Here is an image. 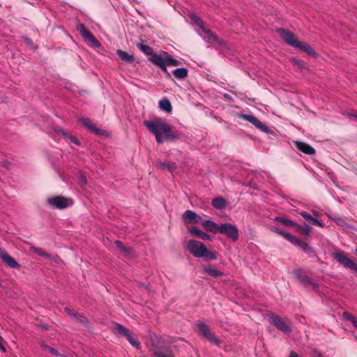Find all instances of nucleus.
<instances>
[{
  "label": "nucleus",
  "mask_w": 357,
  "mask_h": 357,
  "mask_svg": "<svg viewBox=\"0 0 357 357\" xmlns=\"http://www.w3.org/2000/svg\"><path fill=\"white\" fill-rule=\"evenodd\" d=\"M144 124L153 133L156 142L162 144L165 141H175L180 139V134L172 130V127L162 119L144 121Z\"/></svg>",
  "instance_id": "1"
},
{
  "label": "nucleus",
  "mask_w": 357,
  "mask_h": 357,
  "mask_svg": "<svg viewBox=\"0 0 357 357\" xmlns=\"http://www.w3.org/2000/svg\"><path fill=\"white\" fill-rule=\"evenodd\" d=\"M186 248L188 252L195 257H206L210 260H213L217 258L215 252L209 250L202 242L197 240H189L187 243Z\"/></svg>",
  "instance_id": "2"
},
{
  "label": "nucleus",
  "mask_w": 357,
  "mask_h": 357,
  "mask_svg": "<svg viewBox=\"0 0 357 357\" xmlns=\"http://www.w3.org/2000/svg\"><path fill=\"white\" fill-rule=\"evenodd\" d=\"M113 330L115 333L126 337L132 347L137 349L140 348L141 344L139 340L134 337L130 331L126 328L124 326L116 323L114 326Z\"/></svg>",
  "instance_id": "3"
},
{
  "label": "nucleus",
  "mask_w": 357,
  "mask_h": 357,
  "mask_svg": "<svg viewBox=\"0 0 357 357\" xmlns=\"http://www.w3.org/2000/svg\"><path fill=\"white\" fill-rule=\"evenodd\" d=\"M197 327L199 330L200 335L206 338L209 342L213 344L219 346L220 341L215 336V335L210 330L209 327L202 321L197 323Z\"/></svg>",
  "instance_id": "4"
},
{
  "label": "nucleus",
  "mask_w": 357,
  "mask_h": 357,
  "mask_svg": "<svg viewBox=\"0 0 357 357\" xmlns=\"http://www.w3.org/2000/svg\"><path fill=\"white\" fill-rule=\"evenodd\" d=\"M77 30L79 31L81 36L84 41L90 46L100 47V43L93 36V34L86 29L82 24H78L77 26Z\"/></svg>",
  "instance_id": "5"
},
{
  "label": "nucleus",
  "mask_w": 357,
  "mask_h": 357,
  "mask_svg": "<svg viewBox=\"0 0 357 357\" xmlns=\"http://www.w3.org/2000/svg\"><path fill=\"white\" fill-rule=\"evenodd\" d=\"M295 277L299 280L300 282L306 288L317 290L319 288V284L311 278L305 275L300 269H296L293 271Z\"/></svg>",
  "instance_id": "6"
},
{
  "label": "nucleus",
  "mask_w": 357,
  "mask_h": 357,
  "mask_svg": "<svg viewBox=\"0 0 357 357\" xmlns=\"http://www.w3.org/2000/svg\"><path fill=\"white\" fill-rule=\"evenodd\" d=\"M220 234H225L232 241L236 242L239 238L238 228L231 224L224 223L220 225Z\"/></svg>",
  "instance_id": "7"
},
{
  "label": "nucleus",
  "mask_w": 357,
  "mask_h": 357,
  "mask_svg": "<svg viewBox=\"0 0 357 357\" xmlns=\"http://www.w3.org/2000/svg\"><path fill=\"white\" fill-rule=\"evenodd\" d=\"M47 202L54 208L63 209L71 205L73 202L71 199L66 198L62 196H55L50 197L47 199Z\"/></svg>",
  "instance_id": "8"
},
{
  "label": "nucleus",
  "mask_w": 357,
  "mask_h": 357,
  "mask_svg": "<svg viewBox=\"0 0 357 357\" xmlns=\"http://www.w3.org/2000/svg\"><path fill=\"white\" fill-rule=\"evenodd\" d=\"M334 258L345 268L354 270L357 273V264L347 257L343 252H337L334 253Z\"/></svg>",
  "instance_id": "9"
},
{
  "label": "nucleus",
  "mask_w": 357,
  "mask_h": 357,
  "mask_svg": "<svg viewBox=\"0 0 357 357\" xmlns=\"http://www.w3.org/2000/svg\"><path fill=\"white\" fill-rule=\"evenodd\" d=\"M277 32L279 33L281 38L289 45L295 47L298 42V38L295 34L284 29H278Z\"/></svg>",
  "instance_id": "10"
},
{
  "label": "nucleus",
  "mask_w": 357,
  "mask_h": 357,
  "mask_svg": "<svg viewBox=\"0 0 357 357\" xmlns=\"http://www.w3.org/2000/svg\"><path fill=\"white\" fill-rule=\"evenodd\" d=\"M182 218L185 224L200 223L202 225V221L204 220L200 215L190 210L185 211Z\"/></svg>",
  "instance_id": "11"
},
{
  "label": "nucleus",
  "mask_w": 357,
  "mask_h": 357,
  "mask_svg": "<svg viewBox=\"0 0 357 357\" xmlns=\"http://www.w3.org/2000/svg\"><path fill=\"white\" fill-rule=\"evenodd\" d=\"M239 116L241 118H242L243 119L250 122V123H252V125H254L256 128L263 130V131H266V126H264L257 118H256L255 116H252V115H249V114H241L239 115Z\"/></svg>",
  "instance_id": "12"
},
{
  "label": "nucleus",
  "mask_w": 357,
  "mask_h": 357,
  "mask_svg": "<svg viewBox=\"0 0 357 357\" xmlns=\"http://www.w3.org/2000/svg\"><path fill=\"white\" fill-rule=\"evenodd\" d=\"M270 319L273 324H274L281 331L285 333L291 332L290 328L278 316L273 314L270 317Z\"/></svg>",
  "instance_id": "13"
},
{
  "label": "nucleus",
  "mask_w": 357,
  "mask_h": 357,
  "mask_svg": "<svg viewBox=\"0 0 357 357\" xmlns=\"http://www.w3.org/2000/svg\"><path fill=\"white\" fill-rule=\"evenodd\" d=\"M202 225L206 231L213 234H218L220 231V225H218L217 223L211 220H204L202 221Z\"/></svg>",
  "instance_id": "14"
},
{
  "label": "nucleus",
  "mask_w": 357,
  "mask_h": 357,
  "mask_svg": "<svg viewBox=\"0 0 357 357\" xmlns=\"http://www.w3.org/2000/svg\"><path fill=\"white\" fill-rule=\"evenodd\" d=\"M79 122L81 123L84 126L87 128L90 131L98 134L102 135L103 132L100 128H98L95 123H93L89 119L81 118L79 119Z\"/></svg>",
  "instance_id": "15"
},
{
  "label": "nucleus",
  "mask_w": 357,
  "mask_h": 357,
  "mask_svg": "<svg viewBox=\"0 0 357 357\" xmlns=\"http://www.w3.org/2000/svg\"><path fill=\"white\" fill-rule=\"evenodd\" d=\"M30 250L37 255H38L39 256H41V257H43L46 259H52L53 260L54 262H59L61 261L60 259V257L57 255L56 256H54V257H51V255L50 254H48L47 252H46L45 251H44L43 249L41 248H36L33 245H31L30 247Z\"/></svg>",
  "instance_id": "16"
},
{
  "label": "nucleus",
  "mask_w": 357,
  "mask_h": 357,
  "mask_svg": "<svg viewBox=\"0 0 357 357\" xmlns=\"http://www.w3.org/2000/svg\"><path fill=\"white\" fill-rule=\"evenodd\" d=\"M165 54H167L166 52H162L160 54L154 53L149 60L158 67L163 66V64H166V56Z\"/></svg>",
  "instance_id": "17"
},
{
  "label": "nucleus",
  "mask_w": 357,
  "mask_h": 357,
  "mask_svg": "<svg viewBox=\"0 0 357 357\" xmlns=\"http://www.w3.org/2000/svg\"><path fill=\"white\" fill-rule=\"evenodd\" d=\"M294 144L299 151L305 154L314 155L315 153V149L312 146L305 142L295 141Z\"/></svg>",
  "instance_id": "18"
},
{
  "label": "nucleus",
  "mask_w": 357,
  "mask_h": 357,
  "mask_svg": "<svg viewBox=\"0 0 357 357\" xmlns=\"http://www.w3.org/2000/svg\"><path fill=\"white\" fill-rule=\"evenodd\" d=\"M115 244L125 257L132 258L135 256V251L131 247L124 245L123 243L119 241H116Z\"/></svg>",
  "instance_id": "19"
},
{
  "label": "nucleus",
  "mask_w": 357,
  "mask_h": 357,
  "mask_svg": "<svg viewBox=\"0 0 357 357\" xmlns=\"http://www.w3.org/2000/svg\"><path fill=\"white\" fill-rule=\"evenodd\" d=\"M1 258L9 267L13 268H20V264L16 261V260L14 258H13L6 252H4V253L1 254Z\"/></svg>",
  "instance_id": "20"
},
{
  "label": "nucleus",
  "mask_w": 357,
  "mask_h": 357,
  "mask_svg": "<svg viewBox=\"0 0 357 357\" xmlns=\"http://www.w3.org/2000/svg\"><path fill=\"white\" fill-rule=\"evenodd\" d=\"M206 34V40L208 43H217L220 45H225V42L223 40H220L213 32H211L209 29L206 28H203L202 30Z\"/></svg>",
  "instance_id": "21"
},
{
  "label": "nucleus",
  "mask_w": 357,
  "mask_h": 357,
  "mask_svg": "<svg viewBox=\"0 0 357 357\" xmlns=\"http://www.w3.org/2000/svg\"><path fill=\"white\" fill-rule=\"evenodd\" d=\"M155 166L160 169H166L169 172H173L176 167V164L175 162H166L158 160L155 162Z\"/></svg>",
  "instance_id": "22"
},
{
  "label": "nucleus",
  "mask_w": 357,
  "mask_h": 357,
  "mask_svg": "<svg viewBox=\"0 0 357 357\" xmlns=\"http://www.w3.org/2000/svg\"><path fill=\"white\" fill-rule=\"evenodd\" d=\"M188 231L191 234H192L197 237H199L203 240L212 241V239H213V237L211 235L206 234V232H204L200 229H198L196 227H192V228L189 229Z\"/></svg>",
  "instance_id": "23"
},
{
  "label": "nucleus",
  "mask_w": 357,
  "mask_h": 357,
  "mask_svg": "<svg viewBox=\"0 0 357 357\" xmlns=\"http://www.w3.org/2000/svg\"><path fill=\"white\" fill-rule=\"evenodd\" d=\"M295 48H298L301 50L306 52L309 55H312V56L316 55V52L312 48V47L305 42H301V41L298 40L296 45L295 46Z\"/></svg>",
  "instance_id": "24"
},
{
  "label": "nucleus",
  "mask_w": 357,
  "mask_h": 357,
  "mask_svg": "<svg viewBox=\"0 0 357 357\" xmlns=\"http://www.w3.org/2000/svg\"><path fill=\"white\" fill-rule=\"evenodd\" d=\"M300 215L303 218H304L307 221H308L310 223H311L312 225H317V226L320 227H324V225L320 221H319L316 218H313L308 213H307L305 211H301V212H300Z\"/></svg>",
  "instance_id": "25"
},
{
  "label": "nucleus",
  "mask_w": 357,
  "mask_h": 357,
  "mask_svg": "<svg viewBox=\"0 0 357 357\" xmlns=\"http://www.w3.org/2000/svg\"><path fill=\"white\" fill-rule=\"evenodd\" d=\"M294 228L296 231L305 235L310 234L312 231V227L305 223L303 225H300L296 222V225H294Z\"/></svg>",
  "instance_id": "26"
},
{
  "label": "nucleus",
  "mask_w": 357,
  "mask_h": 357,
  "mask_svg": "<svg viewBox=\"0 0 357 357\" xmlns=\"http://www.w3.org/2000/svg\"><path fill=\"white\" fill-rule=\"evenodd\" d=\"M211 204L217 209H222L226 206V201L222 197H218L212 200Z\"/></svg>",
  "instance_id": "27"
},
{
  "label": "nucleus",
  "mask_w": 357,
  "mask_h": 357,
  "mask_svg": "<svg viewBox=\"0 0 357 357\" xmlns=\"http://www.w3.org/2000/svg\"><path fill=\"white\" fill-rule=\"evenodd\" d=\"M176 79H182L188 76V71L185 68H176L172 72Z\"/></svg>",
  "instance_id": "28"
},
{
  "label": "nucleus",
  "mask_w": 357,
  "mask_h": 357,
  "mask_svg": "<svg viewBox=\"0 0 357 357\" xmlns=\"http://www.w3.org/2000/svg\"><path fill=\"white\" fill-rule=\"evenodd\" d=\"M116 53L122 60L128 63H132L135 60V58L132 55L129 54L128 52L123 50H118Z\"/></svg>",
  "instance_id": "29"
},
{
  "label": "nucleus",
  "mask_w": 357,
  "mask_h": 357,
  "mask_svg": "<svg viewBox=\"0 0 357 357\" xmlns=\"http://www.w3.org/2000/svg\"><path fill=\"white\" fill-rule=\"evenodd\" d=\"M204 273L208 274L209 275L215 278L220 277L223 275V273L221 271L215 268H213L211 266H205L204 267Z\"/></svg>",
  "instance_id": "30"
},
{
  "label": "nucleus",
  "mask_w": 357,
  "mask_h": 357,
  "mask_svg": "<svg viewBox=\"0 0 357 357\" xmlns=\"http://www.w3.org/2000/svg\"><path fill=\"white\" fill-rule=\"evenodd\" d=\"M160 108L164 111L167 112H170L172 111V105L169 100L167 98L162 99L159 102Z\"/></svg>",
  "instance_id": "31"
},
{
  "label": "nucleus",
  "mask_w": 357,
  "mask_h": 357,
  "mask_svg": "<svg viewBox=\"0 0 357 357\" xmlns=\"http://www.w3.org/2000/svg\"><path fill=\"white\" fill-rule=\"evenodd\" d=\"M275 220L282 223L284 225L288 226V227H294V225H296V222L292 221L289 218H286L284 217L278 216L275 217Z\"/></svg>",
  "instance_id": "32"
},
{
  "label": "nucleus",
  "mask_w": 357,
  "mask_h": 357,
  "mask_svg": "<svg viewBox=\"0 0 357 357\" xmlns=\"http://www.w3.org/2000/svg\"><path fill=\"white\" fill-rule=\"evenodd\" d=\"M137 47L146 55H151L152 56L154 54L153 48L149 45L139 43L137 45Z\"/></svg>",
  "instance_id": "33"
},
{
  "label": "nucleus",
  "mask_w": 357,
  "mask_h": 357,
  "mask_svg": "<svg viewBox=\"0 0 357 357\" xmlns=\"http://www.w3.org/2000/svg\"><path fill=\"white\" fill-rule=\"evenodd\" d=\"M166 56V64L167 66H178L180 65V61L173 58L172 56L169 54L167 52V54H165Z\"/></svg>",
  "instance_id": "34"
},
{
  "label": "nucleus",
  "mask_w": 357,
  "mask_h": 357,
  "mask_svg": "<svg viewBox=\"0 0 357 357\" xmlns=\"http://www.w3.org/2000/svg\"><path fill=\"white\" fill-rule=\"evenodd\" d=\"M166 56V64L167 66H178L180 65V61L173 58L172 56L169 54L167 52V54H165Z\"/></svg>",
  "instance_id": "35"
},
{
  "label": "nucleus",
  "mask_w": 357,
  "mask_h": 357,
  "mask_svg": "<svg viewBox=\"0 0 357 357\" xmlns=\"http://www.w3.org/2000/svg\"><path fill=\"white\" fill-rule=\"evenodd\" d=\"M41 348L43 349V351H47L54 356H60L59 353L58 352V351L56 349L50 347L49 345H47L46 344L42 343Z\"/></svg>",
  "instance_id": "36"
},
{
  "label": "nucleus",
  "mask_w": 357,
  "mask_h": 357,
  "mask_svg": "<svg viewBox=\"0 0 357 357\" xmlns=\"http://www.w3.org/2000/svg\"><path fill=\"white\" fill-rule=\"evenodd\" d=\"M190 19L195 24H196L197 26H199L202 30H203V28H205L204 22L198 16L192 14L190 15Z\"/></svg>",
  "instance_id": "37"
},
{
  "label": "nucleus",
  "mask_w": 357,
  "mask_h": 357,
  "mask_svg": "<svg viewBox=\"0 0 357 357\" xmlns=\"http://www.w3.org/2000/svg\"><path fill=\"white\" fill-rule=\"evenodd\" d=\"M335 223L344 229H347L350 227V225L346 222V220L342 218H336L334 219Z\"/></svg>",
  "instance_id": "38"
},
{
  "label": "nucleus",
  "mask_w": 357,
  "mask_h": 357,
  "mask_svg": "<svg viewBox=\"0 0 357 357\" xmlns=\"http://www.w3.org/2000/svg\"><path fill=\"white\" fill-rule=\"evenodd\" d=\"M59 132L65 137H69V139L71 141V142H73V143H74V144H75L77 145H79V140L75 137L72 136V135H69L67 132H66L63 130H59Z\"/></svg>",
  "instance_id": "39"
},
{
  "label": "nucleus",
  "mask_w": 357,
  "mask_h": 357,
  "mask_svg": "<svg viewBox=\"0 0 357 357\" xmlns=\"http://www.w3.org/2000/svg\"><path fill=\"white\" fill-rule=\"evenodd\" d=\"M73 319L83 325H86L88 324V321L85 317L78 313L76 314L75 317Z\"/></svg>",
  "instance_id": "40"
},
{
  "label": "nucleus",
  "mask_w": 357,
  "mask_h": 357,
  "mask_svg": "<svg viewBox=\"0 0 357 357\" xmlns=\"http://www.w3.org/2000/svg\"><path fill=\"white\" fill-rule=\"evenodd\" d=\"M284 237L287 241H289V242H291L292 244H294V245H296V243H297L299 240L297 237L292 236L291 234H290L289 233L284 234Z\"/></svg>",
  "instance_id": "41"
},
{
  "label": "nucleus",
  "mask_w": 357,
  "mask_h": 357,
  "mask_svg": "<svg viewBox=\"0 0 357 357\" xmlns=\"http://www.w3.org/2000/svg\"><path fill=\"white\" fill-rule=\"evenodd\" d=\"M153 357H174L171 354H165L161 351H155L153 353Z\"/></svg>",
  "instance_id": "42"
},
{
  "label": "nucleus",
  "mask_w": 357,
  "mask_h": 357,
  "mask_svg": "<svg viewBox=\"0 0 357 357\" xmlns=\"http://www.w3.org/2000/svg\"><path fill=\"white\" fill-rule=\"evenodd\" d=\"M64 311L70 315L73 319L75 317L76 314L77 313L74 310L70 309L69 307H65Z\"/></svg>",
  "instance_id": "43"
},
{
  "label": "nucleus",
  "mask_w": 357,
  "mask_h": 357,
  "mask_svg": "<svg viewBox=\"0 0 357 357\" xmlns=\"http://www.w3.org/2000/svg\"><path fill=\"white\" fill-rule=\"evenodd\" d=\"M159 68L166 74L167 78L171 77V75L167 69V64H163V66H159Z\"/></svg>",
  "instance_id": "44"
},
{
  "label": "nucleus",
  "mask_w": 357,
  "mask_h": 357,
  "mask_svg": "<svg viewBox=\"0 0 357 357\" xmlns=\"http://www.w3.org/2000/svg\"><path fill=\"white\" fill-rule=\"evenodd\" d=\"M296 245L301 247L303 250H306L308 248V245L306 243H305L301 240H298V242L297 243H296Z\"/></svg>",
  "instance_id": "45"
},
{
  "label": "nucleus",
  "mask_w": 357,
  "mask_h": 357,
  "mask_svg": "<svg viewBox=\"0 0 357 357\" xmlns=\"http://www.w3.org/2000/svg\"><path fill=\"white\" fill-rule=\"evenodd\" d=\"M343 317L346 319L350 320L351 321H354V319H355V317L352 314H351L350 313L347 312H344L343 313Z\"/></svg>",
  "instance_id": "46"
},
{
  "label": "nucleus",
  "mask_w": 357,
  "mask_h": 357,
  "mask_svg": "<svg viewBox=\"0 0 357 357\" xmlns=\"http://www.w3.org/2000/svg\"><path fill=\"white\" fill-rule=\"evenodd\" d=\"M271 230L284 237V234H287V232L283 231L282 230L275 228V227H273Z\"/></svg>",
  "instance_id": "47"
},
{
  "label": "nucleus",
  "mask_w": 357,
  "mask_h": 357,
  "mask_svg": "<svg viewBox=\"0 0 357 357\" xmlns=\"http://www.w3.org/2000/svg\"><path fill=\"white\" fill-rule=\"evenodd\" d=\"M80 180L82 185H86L87 183L86 177L82 173H80Z\"/></svg>",
  "instance_id": "48"
},
{
  "label": "nucleus",
  "mask_w": 357,
  "mask_h": 357,
  "mask_svg": "<svg viewBox=\"0 0 357 357\" xmlns=\"http://www.w3.org/2000/svg\"><path fill=\"white\" fill-rule=\"evenodd\" d=\"M2 341H3V338L0 335V350L5 353V352H6V349L5 347L3 346Z\"/></svg>",
  "instance_id": "49"
},
{
  "label": "nucleus",
  "mask_w": 357,
  "mask_h": 357,
  "mask_svg": "<svg viewBox=\"0 0 357 357\" xmlns=\"http://www.w3.org/2000/svg\"><path fill=\"white\" fill-rule=\"evenodd\" d=\"M289 357H298V355L295 352H291L289 355Z\"/></svg>",
  "instance_id": "50"
},
{
  "label": "nucleus",
  "mask_w": 357,
  "mask_h": 357,
  "mask_svg": "<svg viewBox=\"0 0 357 357\" xmlns=\"http://www.w3.org/2000/svg\"><path fill=\"white\" fill-rule=\"evenodd\" d=\"M351 322L353 323L354 326L357 328V319H356V318H355L354 321H352Z\"/></svg>",
  "instance_id": "51"
},
{
  "label": "nucleus",
  "mask_w": 357,
  "mask_h": 357,
  "mask_svg": "<svg viewBox=\"0 0 357 357\" xmlns=\"http://www.w3.org/2000/svg\"><path fill=\"white\" fill-rule=\"evenodd\" d=\"M351 116H353L357 121V114H353Z\"/></svg>",
  "instance_id": "52"
},
{
  "label": "nucleus",
  "mask_w": 357,
  "mask_h": 357,
  "mask_svg": "<svg viewBox=\"0 0 357 357\" xmlns=\"http://www.w3.org/2000/svg\"><path fill=\"white\" fill-rule=\"evenodd\" d=\"M313 213L315 216H317L319 215L318 212L317 211H313Z\"/></svg>",
  "instance_id": "53"
},
{
  "label": "nucleus",
  "mask_w": 357,
  "mask_h": 357,
  "mask_svg": "<svg viewBox=\"0 0 357 357\" xmlns=\"http://www.w3.org/2000/svg\"><path fill=\"white\" fill-rule=\"evenodd\" d=\"M59 356H61V357H67V356H65V355H60Z\"/></svg>",
  "instance_id": "54"
},
{
  "label": "nucleus",
  "mask_w": 357,
  "mask_h": 357,
  "mask_svg": "<svg viewBox=\"0 0 357 357\" xmlns=\"http://www.w3.org/2000/svg\"><path fill=\"white\" fill-rule=\"evenodd\" d=\"M355 254L357 255V248L355 250Z\"/></svg>",
  "instance_id": "55"
}]
</instances>
